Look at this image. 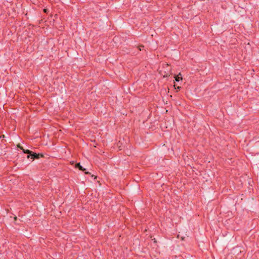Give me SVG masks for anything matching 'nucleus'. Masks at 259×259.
<instances>
[{
	"instance_id": "5",
	"label": "nucleus",
	"mask_w": 259,
	"mask_h": 259,
	"mask_svg": "<svg viewBox=\"0 0 259 259\" xmlns=\"http://www.w3.org/2000/svg\"><path fill=\"white\" fill-rule=\"evenodd\" d=\"M17 147H18L19 148H20L21 150H22V151H23V150L24 149L23 148V147L20 145V144H19L17 145Z\"/></svg>"
},
{
	"instance_id": "1",
	"label": "nucleus",
	"mask_w": 259,
	"mask_h": 259,
	"mask_svg": "<svg viewBox=\"0 0 259 259\" xmlns=\"http://www.w3.org/2000/svg\"><path fill=\"white\" fill-rule=\"evenodd\" d=\"M31 158L33 160L35 159H39L40 157H44L43 155L39 153H36L35 152H32L30 155Z\"/></svg>"
},
{
	"instance_id": "4",
	"label": "nucleus",
	"mask_w": 259,
	"mask_h": 259,
	"mask_svg": "<svg viewBox=\"0 0 259 259\" xmlns=\"http://www.w3.org/2000/svg\"><path fill=\"white\" fill-rule=\"evenodd\" d=\"M180 75H181V73H179V75H176L175 77V80L176 81H179L180 80H182V77L181 76H180Z\"/></svg>"
},
{
	"instance_id": "7",
	"label": "nucleus",
	"mask_w": 259,
	"mask_h": 259,
	"mask_svg": "<svg viewBox=\"0 0 259 259\" xmlns=\"http://www.w3.org/2000/svg\"><path fill=\"white\" fill-rule=\"evenodd\" d=\"M180 88H180V87H178V89H180Z\"/></svg>"
},
{
	"instance_id": "3",
	"label": "nucleus",
	"mask_w": 259,
	"mask_h": 259,
	"mask_svg": "<svg viewBox=\"0 0 259 259\" xmlns=\"http://www.w3.org/2000/svg\"><path fill=\"white\" fill-rule=\"evenodd\" d=\"M23 152L24 153H26V154H28V156H27V158H29L30 157V155L31 154V153H32V151H30L29 150H25V149H24Z\"/></svg>"
},
{
	"instance_id": "6",
	"label": "nucleus",
	"mask_w": 259,
	"mask_h": 259,
	"mask_svg": "<svg viewBox=\"0 0 259 259\" xmlns=\"http://www.w3.org/2000/svg\"><path fill=\"white\" fill-rule=\"evenodd\" d=\"M44 11H45V12H47V10L46 9H44Z\"/></svg>"
},
{
	"instance_id": "2",
	"label": "nucleus",
	"mask_w": 259,
	"mask_h": 259,
	"mask_svg": "<svg viewBox=\"0 0 259 259\" xmlns=\"http://www.w3.org/2000/svg\"><path fill=\"white\" fill-rule=\"evenodd\" d=\"M75 167L78 168L80 170L84 171L85 174H90L88 171H86V169L83 168L80 164V163H77L75 164Z\"/></svg>"
}]
</instances>
